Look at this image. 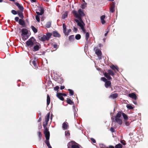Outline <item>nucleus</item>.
<instances>
[{
    "label": "nucleus",
    "mask_w": 148,
    "mask_h": 148,
    "mask_svg": "<svg viewBox=\"0 0 148 148\" xmlns=\"http://www.w3.org/2000/svg\"><path fill=\"white\" fill-rule=\"evenodd\" d=\"M73 13L75 16L78 18V19H75L77 25L80 27L83 33H86V30L84 27L85 24L82 19V17L85 15L83 11L81 9H79L78 12L76 11H74Z\"/></svg>",
    "instance_id": "1"
},
{
    "label": "nucleus",
    "mask_w": 148,
    "mask_h": 148,
    "mask_svg": "<svg viewBox=\"0 0 148 148\" xmlns=\"http://www.w3.org/2000/svg\"><path fill=\"white\" fill-rule=\"evenodd\" d=\"M50 115V113L49 112L45 117V122L44 123H43V126L45 129L44 133H45L47 135H48L49 134V132L47 127V126L49 120Z\"/></svg>",
    "instance_id": "2"
},
{
    "label": "nucleus",
    "mask_w": 148,
    "mask_h": 148,
    "mask_svg": "<svg viewBox=\"0 0 148 148\" xmlns=\"http://www.w3.org/2000/svg\"><path fill=\"white\" fill-rule=\"evenodd\" d=\"M52 35V34L49 33H47L46 35H44L42 37H39V39L42 41H44L46 40H48Z\"/></svg>",
    "instance_id": "3"
},
{
    "label": "nucleus",
    "mask_w": 148,
    "mask_h": 148,
    "mask_svg": "<svg viewBox=\"0 0 148 148\" xmlns=\"http://www.w3.org/2000/svg\"><path fill=\"white\" fill-rule=\"evenodd\" d=\"M22 39L24 40L27 39L28 36L27 35L28 32V30L25 28H23L22 29Z\"/></svg>",
    "instance_id": "4"
},
{
    "label": "nucleus",
    "mask_w": 148,
    "mask_h": 148,
    "mask_svg": "<svg viewBox=\"0 0 148 148\" xmlns=\"http://www.w3.org/2000/svg\"><path fill=\"white\" fill-rule=\"evenodd\" d=\"M36 42L35 39L32 37L29 39L26 42V45L28 46L31 47H32Z\"/></svg>",
    "instance_id": "5"
},
{
    "label": "nucleus",
    "mask_w": 148,
    "mask_h": 148,
    "mask_svg": "<svg viewBox=\"0 0 148 148\" xmlns=\"http://www.w3.org/2000/svg\"><path fill=\"white\" fill-rule=\"evenodd\" d=\"M68 148L71 147L72 148H79L78 144L73 141L69 142L67 145Z\"/></svg>",
    "instance_id": "6"
},
{
    "label": "nucleus",
    "mask_w": 148,
    "mask_h": 148,
    "mask_svg": "<svg viewBox=\"0 0 148 148\" xmlns=\"http://www.w3.org/2000/svg\"><path fill=\"white\" fill-rule=\"evenodd\" d=\"M121 116V113L120 112H119L117 114L115 117V121L119 124L121 125L122 123V121L120 119Z\"/></svg>",
    "instance_id": "7"
},
{
    "label": "nucleus",
    "mask_w": 148,
    "mask_h": 148,
    "mask_svg": "<svg viewBox=\"0 0 148 148\" xmlns=\"http://www.w3.org/2000/svg\"><path fill=\"white\" fill-rule=\"evenodd\" d=\"M44 134L45 135L46 139V140L45 142L46 144L49 148H52L50 144L49 141V138L50 133H49V134L48 135L46 134L45 133H44Z\"/></svg>",
    "instance_id": "8"
},
{
    "label": "nucleus",
    "mask_w": 148,
    "mask_h": 148,
    "mask_svg": "<svg viewBox=\"0 0 148 148\" xmlns=\"http://www.w3.org/2000/svg\"><path fill=\"white\" fill-rule=\"evenodd\" d=\"M128 96L134 99V100H136L137 99L136 95L134 93H132L129 94Z\"/></svg>",
    "instance_id": "9"
},
{
    "label": "nucleus",
    "mask_w": 148,
    "mask_h": 148,
    "mask_svg": "<svg viewBox=\"0 0 148 148\" xmlns=\"http://www.w3.org/2000/svg\"><path fill=\"white\" fill-rule=\"evenodd\" d=\"M68 126V123L66 122H64L62 124V128L65 130H66Z\"/></svg>",
    "instance_id": "10"
},
{
    "label": "nucleus",
    "mask_w": 148,
    "mask_h": 148,
    "mask_svg": "<svg viewBox=\"0 0 148 148\" xmlns=\"http://www.w3.org/2000/svg\"><path fill=\"white\" fill-rule=\"evenodd\" d=\"M105 17L106 16L104 15L100 17L101 22L102 24H104L106 23V21L104 20V19L105 18Z\"/></svg>",
    "instance_id": "11"
},
{
    "label": "nucleus",
    "mask_w": 148,
    "mask_h": 148,
    "mask_svg": "<svg viewBox=\"0 0 148 148\" xmlns=\"http://www.w3.org/2000/svg\"><path fill=\"white\" fill-rule=\"evenodd\" d=\"M15 4L18 7L19 10L22 11H23V8L22 6L21 5L18 3H15Z\"/></svg>",
    "instance_id": "12"
},
{
    "label": "nucleus",
    "mask_w": 148,
    "mask_h": 148,
    "mask_svg": "<svg viewBox=\"0 0 148 148\" xmlns=\"http://www.w3.org/2000/svg\"><path fill=\"white\" fill-rule=\"evenodd\" d=\"M111 6V7L110 8V11L112 13H113L114 11V8L115 7V3L114 2H113Z\"/></svg>",
    "instance_id": "13"
},
{
    "label": "nucleus",
    "mask_w": 148,
    "mask_h": 148,
    "mask_svg": "<svg viewBox=\"0 0 148 148\" xmlns=\"http://www.w3.org/2000/svg\"><path fill=\"white\" fill-rule=\"evenodd\" d=\"M44 10L43 9L41 8H40V12H38L36 11V13L37 14V15H42L43 13H44Z\"/></svg>",
    "instance_id": "14"
},
{
    "label": "nucleus",
    "mask_w": 148,
    "mask_h": 148,
    "mask_svg": "<svg viewBox=\"0 0 148 148\" xmlns=\"http://www.w3.org/2000/svg\"><path fill=\"white\" fill-rule=\"evenodd\" d=\"M53 35L54 37H60V35L56 32L54 31L53 32Z\"/></svg>",
    "instance_id": "15"
},
{
    "label": "nucleus",
    "mask_w": 148,
    "mask_h": 148,
    "mask_svg": "<svg viewBox=\"0 0 148 148\" xmlns=\"http://www.w3.org/2000/svg\"><path fill=\"white\" fill-rule=\"evenodd\" d=\"M62 95V94L59 93H57V97L61 100H63L64 99Z\"/></svg>",
    "instance_id": "16"
},
{
    "label": "nucleus",
    "mask_w": 148,
    "mask_h": 148,
    "mask_svg": "<svg viewBox=\"0 0 148 148\" xmlns=\"http://www.w3.org/2000/svg\"><path fill=\"white\" fill-rule=\"evenodd\" d=\"M95 53L96 54L99 56H100L101 55V51L99 49H97L95 50Z\"/></svg>",
    "instance_id": "17"
},
{
    "label": "nucleus",
    "mask_w": 148,
    "mask_h": 148,
    "mask_svg": "<svg viewBox=\"0 0 148 148\" xmlns=\"http://www.w3.org/2000/svg\"><path fill=\"white\" fill-rule=\"evenodd\" d=\"M71 31V30L70 29H69L67 30V31L66 30L64 31L63 32V33L65 35L68 36L69 33H70Z\"/></svg>",
    "instance_id": "18"
},
{
    "label": "nucleus",
    "mask_w": 148,
    "mask_h": 148,
    "mask_svg": "<svg viewBox=\"0 0 148 148\" xmlns=\"http://www.w3.org/2000/svg\"><path fill=\"white\" fill-rule=\"evenodd\" d=\"M104 75L108 80H110L112 79V78L110 77V75L108 73H105L104 74Z\"/></svg>",
    "instance_id": "19"
},
{
    "label": "nucleus",
    "mask_w": 148,
    "mask_h": 148,
    "mask_svg": "<svg viewBox=\"0 0 148 148\" xmlns=\"http://www.w3.org/2000/svg\"><path fill=\"white\" fill-rule=\"evenodd\" d=\"M19 23L21 25L24 26L25 25V21L22 19H20L19 20Z\"/></svg>",
    "instance_id": "20"
},
{
    "label": "nucleus",
    "mask_w": 148,
    "mask_h": 148,
    "mask_svg": "<svg viewBox=\"0 0 148 148\" xmlns=\"http://www.w3.org/2000/svg\"><path fill=\"white\" fill-rule=\"evenodd\" d=\"M118 97V94L116 93H114L112 94L110 97L112 99L116 98Z\"/></svg>",
    "instance_id": "21"
},
{
    "label": "nucleus",
    "mask_w": 148,
    "mask_h": 148,
    "mask_svg": "<svg viewBox=\"0 0 148 148\" xmlns=\"http://www.w3.org/2000/svg\"><path fill=\"white\" fill-rule=\"evenodd\" d=\"M105 86L106 88H108L111 84V82L110 81H107L105 82Z\"/></svg>",
    "instance_id": "22"
},
{
    "label": "nucleus",
    "mask_w": 148,
    "mask_h": 148,
    "mask_svg": "<svg viewBox=\"0 0 148 148\" xmlns=\"http://www.w3.org/2000/svg\"><path fill=\"white\" fill-rule=\"evenodd\" d=\"M110 68L113 70L115 71V70H117V71H118V67L116 66H115L114 65H112V66H110Z\"/></svg>",
    "instance_id": "23"
},
{
    "label": "nucleus",
    "mask_w": 148,
    "mask_h": 148,
    "mask_svg": "<svg viewBox=\"0 0 148 148\" xmlns=\"http://www.w3.org/2000/svg\"><path fill=\"white\" fill-rule=\"evenodd\" d=\"M47 106L49 105V104L50 102V98L49 96L48 95H47Z\"/></svg>",
    "instance_id": "24"
},
{
    "label": "nucleus",
    "mask_w": 148,
    "mask_h": 148,
    "mask_svg": "<svg viewBox=\"0 0 148 148\" xmlns=\"http://www.w3.org/2000/svg\"><path fill=\"white\" fill-rule=\"evenodd\" d=\"M40 46L36 45L34 46V51H38L40 48Z\"/></svg>",
    "instance_id": "25"
},
{
    "label": "nucleus",
    "mask_w": 148,
    "mask_h": 148,
    "mask_svg": "<svg viewBox=\"0 0 148 148\" xmlns=\"http://www.w3.org/2000/svg\"><path fill=\"white\" fill-rule=\"evenodd\" d=\"M67 102L70 105L74 104V103L70 99H67Z\"/></svg>",
    "instance_id": "26"
},
{
    "label": "nucleus",
    "mask_w": 148,
    "mask_h": 148,
    "mask_svg": "<svg viewBox=\"0 0 148 148\" xmlns=\"http://www.w3.org/2000/svg\"><path fill=\"white\" fill-rule=\"evenodd\" d=\"M31 29L34 33H36L37 32V29L35 28L34 26H32L31 27Z\"/></svg>",
    "instance_id": "27"
},
{
    "label": "nucleus",
    "mask_w": 148,
    "mask_h": 148,
    "mask_svg": "<svg viewBox=\"0 0 148 148\" xmlns=\"http://www.w3.org/2000/svg\"><path fill=\"white\" fill-rule=\"evenodd\" d=\"M89 37V34L88 32H86L85 34V39L86 41H88Z\"/></svg>",
    "instance_id": "28"
},
{
    "label": "nucleus",
    "mask_w": 148,
    "mask_h": 148,
    "mask_svg": "<svg viewBox=\"0 0 148 148\" xmlns=\"http://www.w3.org/2000/svg\"><path fill=\"white\" fill-rule=\"evenodd\" d=\"M108 73L110 75L113 76L114 75V72L111 70H108Z\"/></svg>",
    "instance_id": "29"
},
{
    "label": "nucleus",
    "mask_w": 148,
    "mask_h": 148,
    "mask_svg": "<svg viewBox=\"0 0 148 148\" xmlns=\"http://www.w3.org/2000/svg\"><path fill=\"white\" fill-rule=\"evenodd\" d=\"M74 36L73 35H72L69 36V40L70 41H72L74 39Z\"/></svg>",
    "instance_id": "30"
},
{
    "label": "nucleus",
    "mask_w": 148,
    "mask_h": 148,
    "mask_svg": "<svg viewBox=\"0 0 148 148\" xmlns=\"http://www.w3.org/2000/svg\"><path fill=\"white\" fill-rule=\"evenodd\" d=\"M51 22H48L47 23L45 26L47 28H49L51 27Z\"/></svg>",
    "instance_id": "31"
},
{
    "label": "nucleus",
    "mask_w": 148,
    "mask_h": 148,
    "mask_svg": "<svg viewBox=\"0 0 148 148\" xmlns=\"http://www.w3.org/2000/svg\"><path fill=\"white\" fill-rule=\"evenodd\" d=\"M18 15L21 18H23L24 16L23 15V13L21 12H18L17 13Z\"/></svg>",
    "instance_id": "32"
},
{
    "label": "nucleus",
    "mask_w": 148,
    "mask_h": 148,
    "mask_svg": "<svg viewBox=\"0 0 148 148\" xmlns=\"http://www.w3.org/2000/svg\"><path fill=\"white\" fill-rule=\"evenodd\" d=\"M81 36L79 34H77L75 36V38L76 40H78L80 39L81 38Z\"/></svg>",
    "instance_id": "33"
},
{
    "label": "nucleus",
    "mask_w": 148,
    "mask_h": 148,
    "mask_svg": "<svg viewBox=\"0 0 148 148\" xmlns=\"http://www.w3.org/2000/svg\"><path fill=\"white\" fill-rule=\"evenodd\" d=\"M122 145L120 144H119L115 146V148H122Z\"/></svg>",
    "instance_id": "34"
},
{
    "label": "nucleus",
    "mask_w": 148,
    "mask_h": 148,
    "mask_svg": "<svg viewBox=\"0 0 148 148\" xmlns=\"http://www.w3.org/2000/svg\"><path fill=\"white\" fill-rule=\"evenodd\" d=\"M122 115L123 116L125 120H127L128 119V117L124 113H122Z\"/></svg>",
    "instance_id": "35"
},
{
    "label": "nucleus",
    "mask_w": 148,
    "mask_h": 148,
    "mask_svg": "<svg viewBox=\"0 0 148 148\" xmlns=\"http://www.w3.org/2000/svg\"><path fill=\"white\" fill-rule=\"evenodd\" d=\"M68 90L69 91V93L70 94V95H73L74 92L73 90L70 89H68Z\"/></svg>",
    "instance_id": "36"
},
{
    "label": "nucleus",
    "mask_w": 148,
    "mask_h": 148,
    "mask_svg": "<svg viewBox=\"0 0 148 148\" xmlns=\"http://www.w3.org/2000/svg\"><path fill=\"white\" fill-rule=\"evenodd\" d=\"M67 16V14L66 12L64 13L62 16V18H65Z\"/></svg>",
    "instance_id": "37"
},
{
    "label": "nucleus",
    "mask_w": 148,
    "mask_h": 148,
    "mask_svg": "<svg viewBox=\"0 0 148 148\" xmlns=\"http://www.w3.org/2000/svg\"><path fill=\"white\" fill-rule=\"evenodd\" d=\"M86 3H84L83 4L81 5V8L82 9H84L86 7Z\"/></svg>",
    "instance_id": "38"
},
{
    "label": "nucleus",
    "mask_w": 148,
    "mask_h": 148,
    "mask_svg": "<svg viewBox=\"0 0 148 148\" xmlns=\"http://www.w3.org/2000/svg\"><path fill=\"white\" fill-rule=\"evenodd\" d=\"M70 135V133L68 131H66L65 132V136L66 137H68Z\"/></svg>",
    "instance_id": "39"
},
{
    "label": "nucleus",
    "mask_w": 148,
    "mask_h": 148,
    "mask_svg": "<svg viewBox=\"0 0 148 148\" xmlns=\"http://www.w3.org/2000/svg\"><path fill=\"white\" fill-rule=\"evenodd\" d=\"M34 66L36 68L37 67V66L36 65V61L35 60H34L32 62Z\"/></svg>",
    "instance_id": "40"
},
{
    "label": "nucleus",
    "mask_w": 148,
    "mask_h": 148,
    "mask_svg": "<svg viewBox=\"0 0 148 148\" xmlns=\"http://www.w3.org/2000/svg\"><path fill=\"white\" fill-rule=\"evenodd\" d=\"M36 20H37V21L38 22H40V19L39 17V16H38L36 15Z\"/></svg>",
    "instance_id": "41"
},
{
    "label": "nucleus",
    "mask_w": 148,
    "mask_h": 148,
    "mask_svg": "<svg viewBox=\"0 0 148 148\" xmlns=\"http://www.w3.org/2000/svg\"><path fill=\"white\" fill-rule=\"evenodd\" d=\"M63 32L64 31L66 30V27L65 25L64 24H63Z\"/></svg>",
    "instance_id": "42"
},
{
    "label": "nucleus",
    "mask_w": 148,
    "mask_h": 148,
    "mask_svg": "<svg viewBox=\"0 0 148 148\" xmlns=\"http://www.w3.org/2000/svg\"><path fill=\"white\" fill-rule=\"evenodd\" d=\"M101 80L105 82L107 81V80L104 77H101Z\"/></svg>",
    "instance_id": "43"
},
{
    "label": "nucleus",
    "mask_w": 148,
    "mask_h": 148,
    "mask_svg": "<svg viewBox=\"0 0 148 148\" xmlns=\"http://www.w3.org/2000/svg\"><path fill=\"white\" fill-rule=\"evenodd\" d=\"M127 108H129L130 109H132L133 108V107L130 105H127Z\"/></svg>",
    "instance_id": "44"
},
{
    "label": "nucleus",
    "mask_w": 148,
    "mask_h": 148,
    "mask_svg": "<svg viewBox=\"0 0 148 148\" xmlns=\"http://www.w3.org/2000/svg\"><path fill=\"white\" fill-rule=\"evenodd\" d=\"M12 12L13 14L14 15H15L17 14L15 10H12Z\"/></svg>",
    "instance_id": "45"
},
{
    "label": "nucleus",
    "mask_w": 148,
    "mask_h": 148,
    "mask_svg": "<svg viewBox=\"0 0 148 148\" xmlns=\"http://www.w3.org/2000/svg\"><path fill=\"white\" fill-rule=\"evenodd\" d=\"M59 88V87L58 86H56L54 88V90L55 91L58 90Z\"/></svg>",
    "instance_id": "46"
},
{
    "label": "nucleus",
    "mask_w": 148,
    "mask_h": 148,
    "mask_svg": "<svg viewBox=\"0 0 148 148\" xmlns=\"http://www.w3.org/2000/svg\"><path fill=\"white\" fill-rule=\"evenodd\" d=\"M91 140L93 143H95L96 142V141L94 139V138H91Z\"/></svg>",
    "instance_id": "47"
},
{
    "label": "nucleus",
    "mask_w": 148,
    "mask_h": 148,
    "mask_svg": "<svg viewBox=\"0 0 148 148\" xmlns=\"http://www.w3.org/2000/svg\"><path fill=\"white\" fill-rule=\"evenodd\" d=\"M15 20L16 21L18 22L19 20V18L18 17H16L15 18Z\"/></svg>",
    "instance_id": "48"
},
{
    "label": "nucleus",
    "mask_w": 148,
    "mask_h": 148,
    "mask_svg": "<svg viewBox=\"0 0 148 148\" xmlns=\"http://www.w3.org/2000/svg\"><path fill=\"white\" fill-rule=\"evenodd\" d=\"M73 30L74 32H76L77 31V29L76 28L74 27L73 28Z\"/></svg>",
    "instance_id": "49"
},
{
    "label": "nucleus",
    "mask_w": 148,
    "mask_h": 148,
    "mask_svg": "<svg viewBox=\"0 0 148 148\" xmlns=\"http://www.w3.org/2000/svg\"><path fill=\"white\" fill-rule=\"evenodd\" d=\"M38 134L40 138H41V133L40 132H38Z\"/></svg>",
    "instance_id": "50"
},
{
    "label": "nucleus",
    "mask_w": 148,
    "mask_h": 148,
    "mask_svg": "<svg viewBox=\"0 0 148 148\" xmlns=\"http://www.w3.org/2000/svg\"><path fill=\"white\" fill-rule=\"evenodd\" d=\"M110 131L112 132H114V128H111V129H110Z\"/></svg>",
    "instance_id": "51"
},
{
    "label": "nucleus",
    "mask_w": 148,
    "mask_h": 148,
    "mask_svg": "<svg viewBox=\"0 0 148 148\" xmlns=\"http://www.w3.org/2000/svg\"><path fill=\"white\" fill-rule=\"evenodd\" d=\"M53 47L54 48H57L58 47V45H53Z\"/></svg>",
    "instance_id": "52"
},
{
    "label": "nucleus",
    "mask_w": 148,
    "mask_h": 148,
    "mask_svg": "<svg viewBox=\"0 0 148 148\" xmlns=\"http://www.w3.org/2000/svg\"><path fill=\"white\" fill-rule=\"evenodd\" d=\"M125 124V125L127 126H128L130 124L129 123L127 122H126Z\"/></svg>",
    "instance_id": "53"
},
{
    "label": "nucleus",
    "mask_w": 148,
    "mask_h": 148,
    "mask_svg": "<svg viewBox=\"0 0 148 148\" xmlns=\"http://www.w3.org/2000/svg\"><path fill=\"white\" fill-rule=\"evenodd\" d=\"M64 86H61L60 87V89L61 90H62L64 89Z\"/></svg>",
    "instance_id": "54"
},
{
    "label": "nucleus",
    "mask_w": 148,
    "mask_h": 148,
    "mask_svg": "<svg viewBox=\"0 0 148 148\" xmlns=\"http://www.w3.org/2000/svg\"><path fill=\"white\" fill-rule=\"evenodd\" d=\"M121 142L123 145H125V142L123 141H121Z\"/></svg>",
    "instance_id": "55"
},
{
    "label": "nucleus",
    "mask_w": 148,
    "mask_h": 148,
    "mask_svg": "<svg viewBox=\"0 0 148 148\" xmlns=\"http://www.w3.org/2000/svg\"><path fill=\"white\" fill-rule=\"evenodd\" d=\"M32 2H35L36 1V0H31Z\"/></svg>",
    "instance_id": "56"
},
{
    "label": "nucleus",
    "mask_w": 148,
    "mask_h": 148,
    "mask_svg": "<svg viewBox=\"0 0 148 148\" xmlns=\"http://www.w3.org/2000/svg\"><path fill=\"white\" fill-rule=\"evenodd\" d=\"M109 148H114V147L113 146H110Z\"/></svg>",
    "instance_id": "57"
},
{
    "label": "nucleus",
    "mask_w": 148,
    "mask_h": 148,
    "mask_svg": "<svg viewBox=\"0 0 148 148\" xmlns=\"http://www.w3.org/2000/svg\"><path fill=\"white\" fill-rule=\"evenodd\" d=\"M73 109H75V106L74 105V104H73Z\"/></svg>",
    "instance_id": "58"
},
{
    "label": "nucleus",
    "mask_w": 148,
    "mask_h": 148,
    "mask_svg": "<svg viewBox=\"0 0 148 148\" xmlns=\"http://www.w3.org/2000/svg\"><path fill=\"white\" fill-rule=\"evenodd\" d=\"M133 103L135 104H136V102L135 101H133Z\"/></svg>",
    "instance_id": "59"
},
{
    "label": "nucleus",
    "mask_w": 148,
    "mask_h": 148,
    "mask_svg": "<svg viewBox=\"0 0 148 148\" xmlns=\"http://www.w3.org/2000/svg\"><path fill=\"white\" fill-rule=\"evenodd\" d=\"M63 96H66V94H64V93L63 94Z\"/></svg>",
    "instance_id": "60"
},
{
    "label": "nucleus",
    "mask_w": 148,
    "mask_h": 148,
    "mask_svg": "<svg viewBox=\"0 0 148 148\" xmlns=\"http://www.w3.org/2000/svg\"><path fill=\"white\" fill-rule=\"evenodd\" d=\"M108 33V32L107 33H105V34H104L105 36H106V35H107V34Z\"/></svg>",
    "instance_id": "61"
},
{
    "label": "nucleus",
    "mask_w": 148,
    "mask_h": 148,
    "mask_svg": "<svg viewBox=\"0 0 148 148\" xmlns=\"http://www.w3.org/2000/svg\"><path fill=\"white\" fill-rule=\"evenodd\" d=\"M10 1H12L13 2H14L15 1V0H9Z\"/></svg>",
    "instance_id": "62"
},
{
    "label": "nucleus",
    "mask_w": 148,
    "mask_h": 148,
    "mask_svg": "<svg viewBox=\"0 0 148 148\" xmlns=\"http://www.w3.org/2000/svg\"><path fill=\"white\" fill-rule=\"evenodd\" d=\"M108 1H113L114 0H108Z\"/></svg>",
    "instance_id": "63"
},
{
    "label": "nucleus",
    "mask_w": 148,
    "mask_h": 148,
    "mask_svg": "<svg viewBox=\"0 0 148 148\" xmlns=\"http://www.w3.org/2000/svg\"><path fill=\"white\" fill-rule=\"evenodd\" d=\"M3 0H0V2H2Z\"/></svg>",
    "instance_id": "64"
}]
</instances>
